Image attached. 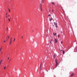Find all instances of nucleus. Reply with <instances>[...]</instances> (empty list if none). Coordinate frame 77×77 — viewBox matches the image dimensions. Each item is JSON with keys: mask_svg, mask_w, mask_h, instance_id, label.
Returning <instances> with one entry per match:
<instances>
[{"mask_svg": "<svg viewBox=\"0 0 77 77\" xmlns=\"http://www.w3.org/2000/svg\"><path fill=\"white\" fill-rule=\"evenodd\" d=\"M44 1H45V0H42V3H44Z\"/></svg>", "mask_w": 77, "mask_h": 77, "instance_id": "nucleus-14", "label": "nucleus"}, {"mask_svg": "<svg viewBox=\"0 0 77 77\" xmlns=\"http://www.w3.org/2000/svg\"><path fill=\"white\" fill-rule=\"evenodd\" d=\"M10 61H11V60H10Z\"/></svg>", "mask_w": 77, "mask_h": 77, "instance_id": "nucleus-39", "label": "nucleus"}, {"mask_svg": "<svg viewBox=\"0 0 77 77\" xmlns=\"http://www.w3.org/2000/svg\"><path fill=\"white\" fill-rule=\"evenodd\" d=\"M61 43L62 44V41H61Z\"/></svg>", "mask_w": 77, "mask_h": 77, "instance_id": "nucleus-30", "label": "nucleus"}, {"mask_svg": "<svg viewBox=\"0 0 77 77\" xmlns=\"http://www.w3.org/2000/svg\"><path fill=\"white\" fill-rule=\"evenodd\" d=\"M2 62H3L2 60H0V65H2Z\"/></svg>", "mask_w": 77, "mask_h": 77, "instance_id": "nucleus-4", "label": "nucleus"}, {"mask_svg": "<svg viewBox=\"0 0 77 77\" xmlns=\"http://www.w3.org/2000/svg\"><path fill=\"white\" fill-rule=\"evenodd\" d=\"M7 41V40H6V41Z\"/></svg>", "mask_w": 77, "mask_h": 77, "instance_id": "nucleus-40", "label": "nucleus"}, {"mask_svg": "<svg viewBox=\"0 0 77 77\" xmlns=\"http://www.w3.org/2000/svg\"><path fill=\"white\" fill-rule=\"evenodd\" d=\"M8 28H7V30H8Z\"/></svg>", "mask_w": 77, "mask_h": 77, "instance_id": "nucleus-33", "label": "nucleus"}, {"mask_svg": "<svg viewBox=\"0 0 77 77\" xmlns=\"http://www.w3.org/2000/svg\"><path fill=\"white\" fill-rule=\"evenodd\" d=\"M11 43H12V41H10V44H11Z\"/></svg>", "mask_w": 77, "mask_h": 77, "instance_id": "nucleus-17", "label": "nucleus"}, {"mask_svg": "<svg viewBox=\"0 0 77 77\" xmlns=\"http://www.w3.org/2000/svg\"><path fill=\"white\" fill-rule=\"evenodd\" d=\"M53 20V18H51L50 19V21H51V20Z\"/></svg>", "mask_w": 77, "mask_h": 77, "instance_id": "nucleus-10", "label": "nucleus"}, {"mask_svg": "<svg viewBox=\"0 0 77 77\" xmlns=\"http://www.w3.org/2000/svg\"><path fill=\"white\" fill-rule=\"evenodd\" d=\"M56 57V54H54V59H55Z\"/></svg>", "mask_w": 77, "mask_h": 77, "instance_id": "nucleus-6", "label": "nucleus"}, {"mask_svg": "<svg viewBox=\"0 0 77 77\" xmlns=\"http://www.w3.org/2000/svg\"><path fill=\"white\" fill-rule=\"evenodd\" d=\"M49 12H50V11L49 10Z\"/></svg>", "mask_w": 77, "mask_h": 77, "instance_id": "nucleus-37", "label": "nucleus"}, {"mask_svg": "<svg viewBox=\"0 0 77 77\" xmlns=\"http://www.w3.org/2000/svg\"><path fill=\"white\" fill-rule=\"evenodd\" d=\"M50 16H51V14H50L49 15H48V17H50Z\"/></svg>", "mask_w": 77, "mask_h": 77, "instance_id": "nucleus-22", "label": "nucleus"}, {"mask_svg": "<svg viewBox=\"0 0 77 77\" xmlns=\"http://www.w3.org/2000/svg\"><path fill=\"white\" fill-rule=\"evenodd\" d=\"M51 42H52V40H51V41H50V44H51Z\"/></svg>", "mask_w": 77, "mask_h": 77, "instance_id": "nucleus-19", "label": "nucleus"}, {"mask_svg": "<svg viewBox=\"0 0 77 77\" xmlns=\"http://www.w3.org/2000/svg\"><path fill=\"white\" fill-rule=\"evenodd\" d=\"M15 41V38H14V41Z\"/></svg>", "mask_w": 77, "mask_h": 77, "instance_id": "nucleus-20", "label": "nucleus"}, {"mask_svg": "<svg viewBox=\"0 0 77 77\" xmlns=\"http://www.w3.org/2000/svg\"><path fill=\"white\" fill-rule=\"evenodd\" d=\"M22 38H23V36H22Z\"/></svg>", "mask_w": 77, "mask_h": 77, "instance_id": "nucleus-31", "label": "nucleus"}, {"mask_svg": "<svg viewBox=\"0 0 77 77\" xmlns=\"http://www.w3.org/2000/svg\"><path fill=\"white\" fill-rule=\"evenodd\" d=\"M55 61L56 62V65H58V63H57V60L56 59Z\"/></svg>", "mask_w": 77, "mask_h": 77, "instance_id": "nucleus-7", "label": "nucleus"}, {"mask_svg": "<svg viewBox=\"0 0 77 77\" xmlns=\"http://www.w3.org/2000/svg\"><path fill=\"white\" fill-rule=\"evenodd\" d=\"M3 53L2 52V54Z\"/></svg>", "mask_w": 77, "mask_h": 77, "instance_id": "nucleus-38", "label": "nucleus"}, {"mask_svg": "<svg viewBox=\"0 0 77 77\" xmlns=\"http://www.w3.org/2000/svg\"><path fill=\"white\" fill-rule=\"evenodd\" d=\"M6 18H8V16H6Z\"/></svg>", "mask_w": 77, "mask_h": 77, "instance_id": "nucleus-32", "label": "nucleus"}, {"mask_svg": "<svg viewBox=\"0 0 77 77\" xmlns=\"http://www.w3.org/2000/svg\"><path fill=\"white\" fill-rule=\"evenodd\" d=\"M8 59H9V58H8Z\"/></svg>", "mask_w": 77, "mask_h": 77, "instance_id": "nucleus-35", "label": "nucleus"}, {"mask_svg": "<svg viewBox=\"0 0 77 77\" xmlns=\"http://www.w3.org/2000/svg\"><path fill=\"white\" fill-rule=\"evenodd\" d=\"M42 63H41L40 64V70L41 71V69H42Z\"/></svg>", "mask_w": 77, "mask_h": 77, "instance_id": "nucleus-3", "label": "nucleus"}, {"mask_svg": "<svg viewBox=\"0 0 77 77\" xmlns=\"http://www.w3.org/2000/svg\"><path fill=\"white\" fill-rule=\"evenodd\" d=\"M6 42V41H4V42Z\"/></svg>", "mask_w": 77, "mask_h": 77, "instance_id": "nucleus-27", "label": "nucleus"}, {"mask_svg": "<svg viewBox=\"0 0 77 77\" xmlns=\"http://www.w3.org/2000/svg\"><path fill=\"white\" fill-rule=\"evenodd\" d=\"M6 69V66H5L4 69Z\"/></svg>", "mask_w": 77, "mask_h": 77, "instance_id": "nucleus-24", "label": "nucleus"}, {"mask_svg": "<svg viewBox=\"0 0 77 77\" xmlns=\"http://www.w3.org/2000/svg\"><path fill=\"white\" fill-rule=\"evenodd\" d=\"M52 4H53L54 5V2H52Z\"/></svg>", "mask_w": 77, "mask_h": 77, "instance_id": "nucleus-21", "label": "nucleus"}, {"mask_svg": "<svg viewBox=\"0 0 77 77\" xmlns=\"http://www.w3.org/2000/svg\"><path fill=\"white\" fill-rule=\"evenodd\" d=\"M42 8V5H41V4H40V8Z\"/></svg>", "mask_w": 77, "mask_h": 77, "instance_id": "nucleus-16", "label": "nucleus"}, {"mask_svg": "<svg viewBox=\"0 0 77 77\" xmlns=\"http://www.w3.org/2000/svg\"><path fill=\"white\" fill-rule=\"evenodd\" d=\"M8 38H7L8 39L9 38V37H7V38H8Z\"/></svg>", "mask_w": 77, "mask_h": 77, "instance_id": "nucleus-26", "label": "nucleus"}, {"mask_svg": "<svg viewBox=\"0 0 77 77\" xmlns=\"http://www.w3.org/2000/svg\"><path fill=\"white\" fill-rule=\"evenodd\" d=\"M58 38H59V37H60V35H58Z\"/></svg>", "mask_w": 77, "mask_h": 77, "instance_id": "nucleus-25", "label": "nucleus"}, {"mask_svg": "<svg viewBox=\"0 0 77 77\" xmlns=\"http://www.w3.org/2000/svg\"><path fill=\"white\" fill-rule=\"evenodd\" d=\"M2 47H1L0 48V53L2 50Z\"/></svg>", "mask_w": 77, "mask_h": 77, "instance_id": "nucleus-8", "label": "nucleus"}, {"mask_svg": "<svg viewBox=\"0 0 77 77\" xmlns=\"http://www.w3.org/2000/svg\"><path fill=\"white\" fill-rule=\"evenodd\" d=\"M8 10H9V12H11V11L10 10V9H8Z\"/></svg>", "mask_w": 77, "mask_h": 77, "instance_id": "nucleus-18", "label": "nucleus"}, {"mask_svg": "<svg viewBox=\"0 0 77 77\" xmlns=\"http://www.w3.org/2000/svg\"><path fill=\"white\" fill-rule=\"evenodd\" d=\"M75 75V74L74 73H72L71 75H70V77H72V76H74V75Z\"/></svg>", "mask_w": 77, "mask_h": 77, "instance_id": "nucleus-1", "label": "nucleus"}, {"mask_svg": "<svg viewBox=\"0 0 77 77\" xmlns=\"http://www.w3.org/2000/svg\"><path fill=\"white\" fill-rule=\"evenodd\" d=\"M63 54H65V51H63Z\"/></svg>", "mask_w": 77, "mask_h": 77, "instance_id": "nucleus-13", "label": "nucleus"}, {"mask_svg": "<svg viewBox=\"0 0 77 77\" xmlns=\"http://www.w3.org/2000/svg\"><path fill=\"white\" fill-rule=\"evenodd\" d=\"M54 24L55 26L56 27V28L57 27V23L56 22H54Z\"/></svg>", "mask_w": 77, "mask_h": 77, "instance_id": "nucleus-2", "label": "nucleus"}, {"mask_svg": "<svg viewBox=\"0 0 77 77\" xmlns=\"http://www.w3.org/2000/svg\"><path fill=\"white\" fill-rule=\"evenodd\" d=\"M52 11L53 12H54L53 10H52Z\"/></svg>", "mask_w": 77, "mask_h": 77, "instance_id": "nucleus-28", "label": "nucleus"}, {"mask_svg": "<svg viewBox=\"0 0 77 77\" xmlns=\"http://www.w3.org/2000/svg\"><path fill=\"white\" fill-rule=\"evenodd\" d=\"M60 51H63V50L61 49L60 50V49H59Z\"/></svg>", "mask_w": 77, "mask_h": 77, "instance_id": "nucleus-15", "label": "nucleus"}, {"mask_svg": "<svg viewBox=\"0 0 77 77\" xmlns=\"http://www.w3.org/2000/svg\"><path fill=\"white\" fill-rule=\"evenodd\" d=\"M12 38H11V39H10V41H11V42H12Z\"/></svg>", "mask_w": 77, "mask_h": 77, "instance_id": "nucleus-11", "label": "nucleus"}, {"mask_svg": "<svg viewBox=\"0 0 77 77\" xmlns=\"http://www.w3.org/2000/svg\"><path fill=\"white\" fill-rule=\"evenodd\" d=\"M8 20H9V21H11V20H10V18L8 19Z\"/></svg>", "mask_w": 77, "mask_h": 77, "instance_id": "nucleus-23", "label": "nucleus"}, {"mask_svg": "<svg viewBox=\"0 0 77 77\" xmlns=\"http://www.w3.org/2000/svg\"><path fill=\"white\" fill-rule=\"evenodd\" d=\"M7 13H6V15H7Z\"/></svg>", "mask_w": 77, "mask_h": 77, "instance_id": "nucleus-34", "label": "nucleus"}, {"mask_svg": "<svg viewBox=\"0 0 77 77\" xmlns=\"http://www.w3.org/2000/svg\"><path fill=\"white\" fill-rule=\"evenodd\" d=\"M40 9H41V10L42 12H43V11H42V8L41 7V8H40Z\"/></svg>", "mask_w": 77, "mask_h": 77, "instance_id": "nucleus-12", "label": "nucleus"}, {"mask_svg": "<svg viewBox=\"0 0 77 77\" xmlns=\"http://www.w3.org/2000/svg\"><path fill=\"white\" fill-rule=\"evenodd\" d=\"M53 35H56V32H55V34H54V32Z\"/></svg>", "mask_w": 77, "mask_h": 77, "instance_id": "nucleus-9", "label": "nucleus"}, {"mask_svg": "<svg viewBox=\"0 0 77 77\" xmlns=\"http://www.w3.org/2000/svg\"><path fill=\"white\" fill-rule=\"evenodd\" d=\"M9 16H10V15H8V17H9Z\"/></svg>", "mask_w": 77, "mask_h": 77, "instance_id": "nucleus-36", "label": "nucleus"}, {"mask_svg": "<svg viewBox=\"0 0 77 77\" xmlns=\"http://www.w3.org/2000/svg\"><path fill=\"white\" fill-rule=\"evenodd\" d=\"M54 41L55 42V43H57V39H54Z\"/></svg>", "mask_w": 77, "mask_h": 77, "instance_id": "nucleus-5", "label": "nucleus"}, {"mask_svg": "<svg viewBox=\"0 0 77 77\" xmlns=\"http://www.w3.org/2000/svg\"><path fill=\"white\" fill-rule=\"evenodd\" d=\"M57 64H56L55 65V66H57Z\"/></svg>", "mask_w": 77, "mask_h": 77, "instance_id": "nucleus-29", "label": "nucleus"}]
</instances>
